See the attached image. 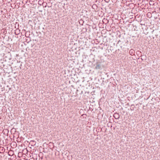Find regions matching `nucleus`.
Segmentation results:
<instances>
[{
	"label": "nucleus",
	"mask_w": 160,
	"mask_h": 160,
	"mask_svg": "<svg viewBox=\"0 0 160 160\" xmlns=\"http://www.w3.org/2000/svg\"><path fill=\"white\" fill-rule=\"evenodd\" d=\"M145 0H142V2H145Z\"/></svg>",
	"instance_id": "obj_4"
},
{
	"label": "nucleus",
	"mask_w": 160,
	"mask_h": 160,
	"mask_svg": "<svg viewBox=\"0 0 160 160\" xmlns=\"http://www.w3.org/2000/svg\"><path fill=\"white\" fill-rule=\"evenodd\" d=\"M101 68L100 65L98 63H96V66L95 67V68L97 69H99Z\"/></svg>",
	"instance_id": "obj_2"
},
{
	"label": "nucleus",
	"mask_w": 160,
	"mask_h": 160,
	"mask_svg": "<svg viewBox=\"0 0 160 160\" xmlns=\"http://www.w3.org/2000/svg\"><path fill=\"white\" fill-rule=\"evenodd\" d=\"M141 27L142 28V29H143V27H142L143 25L141 24Z\"/></svg>",
	"instance_id": "obj_3"
},
{
	"label": "nucleus",
	"mask_w": 160,
	"mask_h": 160,
	"mask_svg": "<svg viewBox=\"0 0 160 160\" xmlns=\"http://www.w3.org/2000/svg\"><path fill=\"white\" fill-rule=\"evenodd\" d=\"M113 117L116 119H118L119 117V114L117 113H115L113 114Z\"/></svg>",
	"instance_id": "obj_1"
}]
</instances>
